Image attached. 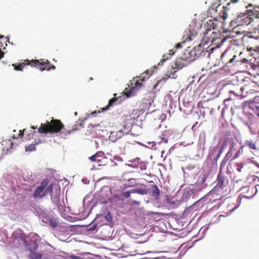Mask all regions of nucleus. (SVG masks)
Here are the masks:
<instances>
[{"instance_id": "obj_1", "label": "nucleus", "mask_w": 259, "mask_h": 259, "mask_svg": "<svg viewBox=\"0 0 259 259\" xmlns=\"http://www.w3.org/2000/svg\"><path fill=\"white\" fill-rule=\"evenodd\" d=\"M38 132L40 134H56L61 132L62 137H65L71 133V131L64 128V124L60 120L52 119L50 121H47L41 123L38 128Z\"/></svg>"}, {"instance_id": "obj_2", "label": "nucleus", "mask_w": 259, "mask_h": 259, "mask_svg": "<svg viewBox=\"0 0 259 259\" xmlns=\"http://www.w3.org/2000/svg\"><path fill=\"white\" fill-rule=\"evenodd\" d=\"M235 150L236 149L234 148V145L233 143H232L230 146L229 151L226 155L222 162L220 170L217 180V185L209 192V196L211 195L213 196L216 194L217 191H219L220 189L223 188L228 183V180L227 176L225 174L222 172L221 169L223 165L225 164L230 158L232 156L233 153Z\"/></svg>"}, {"instance_id": "obj_3", "label": "nucleus", "mask_w": 259, "mask_h": 259, "mask_svg": "<svg viewBox=\"0 0 259 259\" xmlns=\"http://www.w3.org/2000/svg\"><path fill=\"white\" fill-rule=\"evenodd\" d=\"M14 69L17 71H22L23 68L26 65H30L32 67H35L41 71L51 69H55V66L50 63V62L47 60L44 61L42 59L40 60H25L23 62L19 64H13Z\"/></svg>"}, {"instance_id": "obj_4", "label": "nucleus", "mask_w": 259, "mask_h": 259, "mask_svg": "<svg viewBox=\"0 0 259 259\" xmlns=\"http://www.w3.org/2000/svg\"><path fill=\"white\" fill-rule=\"evenodd\" d=\"M213 30L207 26L203 27L201 30V32H200L201 39L204 44H208L209 42H212L214 40V37L212 36V34H215Z\"/></svg>"}, {"instance_id": "obj_5", "label": "nucleus", "mask_w": 259, "mask_h": 259, "mask_svg": "<svg viewBox=\"0 0 259 259\" xmlns=\"http://www.w3.org/2000/svg\"><path fill=\"white\" fill-rule=\"evenodd\" d=\"M209 175V172L207 170H203V172L199 176L197 182L195 184V189L196 190L201 191L207 187L205 181Z\"/></svg>"}, {"instance_id": "obj_6", "label": "nucleus", "mask_w": 259, "mask_h": 259, "mask_svg": "<svg viewBox=\"0 0 259 259\" xmlns=\"http://www.w3.org/2000/svg\"><path fill=\"white\" fill-rule=\"evenodd\" d=\"M49 182V180L45 179L41 182L40 185L36 187L33 194L34 198H42L46 196L45 188L48 185Z\"/></svg>"}, {"instance_id": "obj_7", "label": "nucleus", "mask_w": 259, "mask_h": 259, "mask_svg": "<svg viewBox=\"0 0 259 259\" xmlns=\"http://www.w3.org/2000/svg\"><path fill=\"white\" fill-rule=\"evenodd\" d=\"M252 19L248 16L246 12L238 15L233 21L237 24L236 27L242 25H248L250 24Z\"/></svg>"}, {"instance_id": "obj_8", "label": "nucleus", "mask_w": 259, "mask_h": 259, "mask_svg": "<svg viewBox=\"0 0 259 259\" xmlns=\"http://www.w3.org/2000/svg\"><path fill=\"white\" fill-rule=\"evenodd\" d=\"M245 8L246 13L248 16L255 19H259V6L249 3Z\"/></svg>"}, {"instance_id": "obj_9", "label": "nucleus", "mask_w": 259, "mask_h": 259, "mask_svg": "<svg viewBox=\"0 0 259 259\" xmlns=\"http://www.w3.org/2000/svg\"><path fill=\"white\" fill-rule=\"evenodd\" d=\"M244 148H249L254 155H255V153L256 152L258 149L256 146V142L252 139L245 141L244 145L241 147L242 150Z\"/></svg>"}, {"instance_id": "obj_10", "label": "nucleus", "mask_w": 259, "mask_h": 259, "mask_svg": "<svg viewBox=\"0 0 259 259\" xmlns=\"http://www.w3.org/2000/svg\"><path fill=\"white\" fill-rule=\"evenodd\" d=\"M251 165V163L248 161L236 163V170L239 172H247L250 169Z\"/></svg>"}, {"instance_id": "obj_11", "label": "nucleus", "mask_w": 259, "mask_h": 259, "mask_svg": "<svg viewBox=\"0 0 259 259\" xmlns=\"http://www.w3.org/2000/svg\"><path fill=\"white\" fill-rule=\"evenodd\" d=\"M89 159L93 162H97L99 165H101L100 162L106 159L104 153L102 151H98L93 155L90 156Z\"/></svg>"}, {"instance_id": "obj_12", "label": "nucleus", "mask_w": 259, "mask_h": 259, "mask_svg": "<svg viewBox=\"0 0 259 259\" xmlns=\"http://www.w3.org/2000/svg\"><path fill=\"white\" fill-rule=\"evenodd\" d=\"M117 94H114V97L111 99L108 102V104L107 106H106L105 108H103L102 109V111H104L105 110H107L109 109L110 107L113 106L114 105L118 104L120 103L121 100L118 101V97H116ZM120 98V97H119Z\"/></svg>"}, {"instance_id": "obj_13", "label": "nucleus", "mask_w": 259, "mask_h": 259, "mask_svg": "<svg viewBox=\"0 0 259 259\" xmlns=\"http://www.w3.org/2000/svg\"><path fill=\"white\" fill-rule=\"evenodd\" d=\"M123 134V131H122V128L120 129L118 131L112 132L109 136V139L112 142H115L118 139L121 138Z\"/></svg>"}, {"instance_id": "obj_14", "label": "nucleus", "mask_w": 259, "mask_h": 259, "mask_svg": "<svg viewBox=\"0 0 259 259\" xmlns=\"http://www.w3.org/2000/svg\"><path fill=\"white\" fill-rule=\"evenodd\" d=\"M175 51L172 49L169 51V53L164 54L158 65H162L165 61L169 59L175 54Z\"/></svg>"}, {"instance_id": "obj_15", "label": "nucleus", "mask_w": 259, "mask_h": 259, "mask_svg": "<svg viewBox=\"0 0 259 259\" xmlns=\"http://www.w3.org/2000/svg\"><path fill=\"white\" fill-rule=\"evenodd\" d=\"M187 64V61L184 59L179 58L176 60L175 66L174 68L181 69L184 67L186 66Z\"/></svg>"}, {"instance_id": "obj_16", "label": "nucleus", "mask_w": 259, "mask_h": 259, "mask_svg": "<svg viewBox=\"0 0 259 259\" xmlns=\"http://www.w3.org/2000/svg\"><path fill=\"white\" fill-rule=\"evenodd\" d=\"M152 196L155 199H158L160 195V192L156 185H151Z\"/></svg>"}, {"instance_id": "obj_17", "label": "nucleus", "mask_w": 259, "mask_h": 259, "mask_svg": "<svg viewBox=\"0 0 259 259\" xmlns=\"http://www.w3.org/2000/svg\"><path fill=\"white\" fill-rule=\"evenodd\" d=\"M195 50H196L195 53L196 55L197 58L203 56L205 55L207 51L205 52L204 51V49L201 46V45H199L197 47H194Z\"/></svg>"}, {"instance_id": "obj_18", "label": "nucleus", "mask_w": 259, "mask_h": 259, "mask_svg": "<svg viewBox=\"0 0 259 259\" xmlns=\"http://www.w3.org/2000/svg\"><path fill=\"white\" fill-rule=\"evenodd\" d=\"M142 85V83L139 82L138 80H136L135 86L131 88L130 91L126 93H123L126 96V97H130L132 96L133 92H135L136 88H139Z\"/></svg>"}, {"instance_id": "obj_19", "label": "nucleus", "mask_w": 259, "mask_h": 259, "mask_svg": "<svg viewBox=\"0 0 259 259\" xmlns=\"http://www.w3.org/2000/svg\"><path fill=\"white\" fill-rule=\"evenodd\" d=\"M224 147L225 145L222 146L221 147H220L219 145H217V146H215L213 148V149L212 150L213 154L215 152H219L216 157L217 159L219 158V157H220L221 155L222 154L224 150Z\"/></svg>"}, {"instance_id": "obj_20", "label": "nucleus", "mask_w": 259, "mask_h": 259, "mask_svg": "<svg viewBox=\"0 0 259 259\" xmlns=\"http://www.w3.org/2000/svg\"><path fill=\"white\" fill-rule=\"evenodd\" d=\"M83 127V121L81 120H78L75 122L74 125L73 126L72 130H70L71 133L75 131L80 130Z\"/></svg>"}, {"instance_id": "obj_21", "label": "nucleus", "mask_w": 259, "mask_h": 259, "mask_svg": "<svg viewBox=\"0 0 259 259\" xmlns=\"http://www.w3.org/2000/svg\"><path fill=\"white\" fill-rule=\"evenodd\" d=\"M195 51H196V50L194 48L191 51L189 52V56L186 57L189 60V62L194 61L197 59Z\"/></svg>"}, {"instance_id": "obj_22", "label": "nucleus", "mask_w": 259, "mask_h": 259, "mask_svg": "<svg viewBox=\"0 0 259 259\" xmlns=\"http://www.w3.org/2000/svg\"><path fill=\"white\" fill-rule=\"evenodd\" d=\"M218 192V191H217ZM207 197H210L209 201H211V202H214L218 200H220L222 198V195H219L218 193H216V194L214 195H210L209 196V193L207 194Z\"/></svg>"}, {"instance_id": "obj_23", "label": "nucleus", "mask_w": 259, "mask_h": 259, "mask_svg": "<svg viewBox=\"0 0 259 259\" xmlns=\"http://www.w3.org/2000/svg\"><path fill=\"white\" fill-rule=\"evenodd\" d=\"M236 58V56L234 55L233 58L230 60L229 62L230 63H233L234 62H240L241 63H245L248 61V60L245 58L237 59L236 61H235Z\"/></svg>"}, {"instance_id": "obj_24", "label": "nucleus", "mask_w": 259, "mask_h": 259, "mask_svg": "<svg viewBox=\"0 0 259 259\" xmlns=\"http://www.w3.org/2000/svg\"><path fill=\"white\" fill-rule=\"evenodd\" d=\"M42 254L41 253L35 252L34 251H31L30 254V257L31 259H38L40 258Z\"/></svg>"}, {"instance_id": "obj_25", "label": "nucleus", "mask_w": 259, "mask_h": 259, "mask_svg": "<svg viewBox=\"0 0 259 259\" xmlns=\"http://www.w3.org/2000/svg\"><path fill=\"white\" fill-rule=\"evenodd\" d=\"M39 142H36L35 144H30L25 147L26 151H33L35 150V145L38 144Z\"/></svg>"}, {"instance_id": "obj_26", "label": "nucleus", "mask_w": 259, "mask_h": 259, "mask_svg": "<svg viewBox=\"0 0 259 259\" xmlns=\"http://www.w3.org/2000/svg\"><path fill=\"white\" fill-rule=\"evenodd\" d=\"M133 192L134 193H138L141 195H144L147 193V191L146 189H133Z\"/></svg>"}, {"instance_id": "obj_27", "label": "nucleus", "mask_w": 259, "mask_h": 259, "mask_svg": "<svg viewBox=\"0 0 259 259\" xmlns=\"http://www.w3.org/2000/svg\"><path fill=\"white\" fill-rule=\"evenodd\" d=\"M54 184H50L45 189V192L46 193V195L48 194H51L53 191Z\"/></svg>"}, {"instance_id": "obj_28", "label": "nucleus", "mask_w": 259, "mask_h": 259, "mask_svg": "<svg viewBox=\"0 0 259 259\" xmlns=\"http://www.w3.org/2000/svg\"><path fill=\"white\" fill-rule=\"evenodd\" d=\"M131 193H134L133 192V189L132 190H130L129 191H126L125 192H123L121 194V196H123L125 198H129L130 197Z\"/></svg>"}, {"instance_id": "obj_29", "label": "nucleus", "mask_w": 259, "mask_h": 259, "mask_svg": "<svg viewBox=\"0 0 259 259\" xmlns=\"http://www.w3.org/2000/svg\"><path fill=\"white\" fill-rule=\"evenodd\" d=\"M50 225L53 228H56L58 226V222L54 219H51L50 220Z\"/></svg>"}, {"instance_id": "obj_30", "label": "nucleus", "mask_w": 259, "mask_h": 259, "mask_svg": "<svg viewBox=\"0 0 259 259\" xmlns=\"http://www.w3.org/2000/svg\"><path fill=\"white\" fill-rule=\"evenodd\" d=\"M245 189H247V191H251V193L247 194V195H245L246 197L250 198L253 196V194H252V192H253V190L254 189L253 187L245 188Z\"/></svg>"}, {"instance_id": "obj_31", "label": "nucleus", "mask_w": 259, "mask_h": 259, "mask_svg": "<svg viewBox=\"0 0 259 259\" xmlns=\"http://www.w3.org/2000/svg\"><path fill=\"white\" fill-rule=\"evenodd\" d=\"M138 167L141 170H145L146 169V165L144 162H141L138 164Z\"/></svg>"}, {"instance_id": "obj_32", "label": "nucleus", "mask_w": 259, "mask_h": 259, "mask_svg": "<svg viewBox=\"0 0 259 259\" xmlns=\"http://www.w3.org/2000/svg\"><path fill=\"white\" fill-rule=\"evenodd\" d=\"M148 75V71H146L145 73H142L140 75V76L138 77L139 80L141 81H144L146 77L144 76V74Z\"/></svg>"}, {"instance_id": "obj_33", "label": "nucleus", "mask_w": 259, "mask_h": 259, "mask_svg": "<svg viewBox=\"0 0 259 259\" xmlns=\"http://www.w3.org/2000/svg\"><path fill=\"white\" fill-rule=\"evenodd\" d=\"M251 0H231V2L233 3H237L238 2H241V3H247Z\"/></svg>"}, {"instance_id": "obj_34", "label": "nucleus", "mask_w": 259, "mask_h": 259, "mask_svg": "<svg viewBox=\"0 0 259 259\" xmlns=\"http://www.w3.org/2000/svg\"><path fill=\"white\" fill-rule=\"evenodd\" d=\"M166 80V78H162V79L159 80L157 81V83H156V84L155 85L154 88V89H156V87L161 82H162L163 83L165 82Z\"/></svg>"}, {"instance_id": "obj_35", "label": "nucleus", "mask_w": 259, "mask_h": 259, "mask_svg": "<svg viewBox=\"0 0 259 259\" xmlns=\"http://www.w3.org/2000/svg\"><path fill=\"white\" fill-rule=\"evenodd\" d=\"M240 153V149L236 147V154L234 156V157L233 158V159L238 158L239 156Z\"/></svg>"}, {"instance_id": "obj_36", "label": "nucleus", "mask_w": 259, "mask_h": 259, "mask_svg": "<svg viewBox=\"0 0 259 259\" xmlns=\"http://www.w3.org/2000/svg\"><path fill=\"white\" fill-rule=\"evenodd\" d=\"M123 134H127L130 131V127L126 125H124Z\"/></svg>"}, {"instance_id": "obj_37", "label": "nucleus", "mask_w": 259, "mask_h": 259, "mask_svg": "<svg viewBox=\"0 0 259 259\" xmlns=\"http://www.w3.org/2000/svg\"><path fill=\"white\" fill-rule=\"evenodd\" d=\"M25 131V129H23V130H20L19 131V133L18 134V136L17 137H16V138L19 137V138H22L23 136H24V131Z\"/></svg>"}, {"instance_id": "obj_38", "label": "nucleus", "mask_w": 259, "mask_h": 259, "mask_svg": "<svg viewBox=\"0 0 259 259\" xmlns=\"http://www.w3.org/2000/svg\"><path fill=\"white\" fill-rule=\"evenodd\" d=\"M140 204V202L137 200H131V204L132 205H139Z\"/></svg>"}, {"instance_id": "obj_39", "label": "nucleus", "mask_w": 259, "mask_h": 259, "mask_svg": "<svg viewBox=\"0 0 259 259\" xmlns=\"http://www.w3.org/2000/svg\"><path fill=\"white\" fill-rule=\"evenodd\" d=\"M198 35V33L196 32L195 35H193V34H191V35L188 36L189 39L188 40H191L194 39V38L196 36Z\"/></svg>"}, {"instance_id": "obj_40", "label": "nucleus", "mask_w": 259, "mask_h": 259, "mask_svg": "<svg viewBox=\"0 0 259 259\" xmlns=\"http://www.w3.org/2000/svg\"><path fill=\"white\" fill-rule=\"evenodd\" d=\"M182 48L181 44V43H178V44L175 46V51L176 52V51L177 49H180V48Z\"/></svg>"}, {"instance_id": "obj_41", "label": "nucleus", "mask_w": 259, "mask_h": 259, "mask_svg": "<svg viewBox=\"0 0 259 259\" xmlns=\"http://www.w3.org/2000/svg\"><path fill=\"white\" fill-rule=\"evenodd\" d=\"M99 125H93V124H91L89 126V128H91V130H93V131H94V128L96 127H97L98 126H99Z\"/></svg>"}, {"instance_id": "obj_42", "label": "nucleus", "mask_w": 259, "mask_h": 259, "mask_svg": "<svg viewBox=\"0 0 259 259\" xmlns=\"http://www.w3.org/2000/svg\"><path fill=\"white\" fill-rule=\"evenodd\" d=\"M70 258L71 259H81L79 256H75V255L70 256Z\"/></svg>"}, {"instance_id": "obj_43", "label": "nucleus", "mask_w": 259, "mask_h": 259, "mask_svg": "<svg viewBox=\"0 0 259 259\" xmlns=\"http://www.w3.org/2000/svg\"><path fill=\"white\" fill-rule=\"evenodd\" d=\"M4 56V52L0 50V59L3 58Z\"/></svg>"}, {"instance_id": "obj_44", "label": "nucleus", "mask_w": 259, "mask_h": 259, "mask_svg": "<svg viewBox=\"0 0 259 259\" xmlns=\"http://www.w3.org/2000/svg\"><path fill=\"white\" fill-rule=\"evenodd\" d=\"M98 113H100V111H98ZM97 113V111H93V112H92L91 113V115H93V116H95Z\"/></svg>"}, {"instance_id": "obj_45", "label": "nucleus", "mask_w": 259, "mask_h": 259, "mask_svg": "<svg viewBox=\"0 0 259 259\" xmlns=\"http://www.w3.org/2000/svg\"><path fill=\"white\" fill-rule=\"evenodd\" d=\"M96 227V225H94L92 227L90 228L89 229V231H93V230H94L95 229Z\"/></svg>"}, {"instance_id": "obj_46", "label": "nucleus", "mask_w": 259, "mask_h": 259, "mask_svg": "<svg viewBox=\"0 0 259 259\" xmlns=\"http://www.w3.org/2000/svg\"><path fill=\"white\" fill-rule=\"evenodd\" d=\"M230 100V99H227L224 100V103L226 104V103L229 101Z\"/></svg>"}, {"instance_id": "obj_47", "label": "nucleus", "mask_w": 259, "mask_h": 259, "mask_svg": "<svg viewBox=\"0 0 259 259\" xmlns=\"http://www.w3.org/2000/svg\"><path fill=\"white\" fill-rule=\"evenodd\" d=\"M8 143H9V144L10 145L11 147H12V145H13L12 142H11L10 141H9L8 142Z\"/></svg>"}, {"instance_id": "obj_48", "label": "nucleus", "mask_w": 259, "mask_h": 259, "mask_svg": "<svg viewBox=\"0 0 259 259\" xmlns=\"http://www.w3.org/2000/svg\"><path fill=\"white\" fill-rule=\"evenodd\" d=\"M230 93H232V94H235V95H236V94H235V92H234V91H230Z\"/></svg>"}, {"instance_id": "obj_49", "label": "nucleus", "mask_w": 259, "mask_h": 259, "mask_svg": "<svg viewBox=\"0 0 259 259\" xmlns=\"http://www.w3.org/2000/svg\"><path fill=\"white\" fill-rule=\"evenodd\" d=\"M31 128L32 129H36L37 128V126H34V125H33V126H31Z\"/></svg>"}, {"instance_id": "obj_50", "label": "nucleus", "mask_w": 259, "mask_h": 259, "mask_svg": "<svg viewBox=\"0 0 259 259\" xmlns=\"http://www.w3.org/2000/svg\"><path fill=\"white\" fill-rule=\"evenodd\" d=\"M163 141L165 143H166L167 142V140L166 139H163Z\"/></svg>"}, {"instance_id": "obj_51", "label": "nucleus", "mask_w": 259, "mask_h": 259, "mask_svg": "<svg viewBox=\"0 0 259 259\" xmlns=\"http://www.w3.org/2000/svg\"><path fill=\"white\" fill-rule=\"evenodd\" d=\"M108 218H109L108 215H107L106 216V220H108Z\"/></svg>"}, {"instance_id": "obj_52", "label": "nucleus", "mask_w": 259, "mask_h": 259, "mask_svg": "<svg viewBox=\"0 0 259 259\" xmlns=\"http://www.w3.org/2000/svg\"><path fill=\"white\" fill-rule=\"evenodd\" d=\"M133 180H135V179H130V180H129V181H133Z\"/></svg>"}, {"instance_id": "obj_53", "label": "nucleus", "mask_w": 259, "mask_h": 259, "mask_svg": "<svg viewBox=\"0 0 259 259\" xmlns=\"http://www.w3.org/2000/svg\"><path fill=\"white\" fill-rule=\"evenodd\" d=\"M3 37H4V36H3V35H1V36H0V38H2Z\"/></svg>"}, {"instance_id": "obj_54", "label": "nucleus", "mask_w": 259, "mask_h": 259, "mask_svg": "<svg viewBox=\"0 0 259 259\" xmlns=\"http://www.w3.org/2000/svg\"><path fill=\"white\" fill-rule=\"evenodd\" d=\"M227 170L229 171V166L227 167Z\"/></svg>"}, {"instance_id": "obj_55", "label": "nucleus", "mask_w": 259, "mask_h": 259, "mask_svg": "<svg viewBox=\"0 0 259 259\" xmlns=\"http://www.w3.org/2000/svg\"><path fill=\"white\" fill-rule=\"evenodd\" d=\"M109 217L110 218H111V215H109Z\"/></svg>"}, {"instance_id": "obj_56", "label": "nucleus", "mask_w": 259, "mask_h": 259, "mask_svg": "<svg viewBox=\"0 0 259 259\" xmlns=\"http://www.w3.org/2000/svg\"><path fill=\"white\" fill-rule=\"evenodd\" d=\"M241 54H242V53H240L239 56H240Z\"/></svg>"}, {"instance_id": "obj_57", "label": "nucleus", "mask_w": 259, "mask_h": 259, "mask_svg": "<svg viewBox=\"0 0 259 259\" xmlns=\"http://www.w3.org/2000/svg\"><path fill=\"white\" fill-rule=\"evenodd\" d=\"M258 116L259 117V114H257Z\"/></svg>"}]
</instances>
